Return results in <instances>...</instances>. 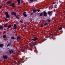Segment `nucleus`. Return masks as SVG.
Wrapping results in <instances>:
<instances>
[{
    "label": "nucleus",
    "mask_w": 65,
    "mask_h": 65,
    "mask_svg": "<svg viewBox=\"0 0 65 65\" xmlns=\"http://www.w3.org/2000/svg\"><path fill=\"white\" fill-rule=\"evenodd\" d=\"M5 14L6 15V18L7 19H9L10 17V16L9 15H8V12H6L5 13Z\"/></svg>",
    "instance_id": "f257e3e1"
},
{
    "label": "nucleus",
    "mask_w": 65,
    "mask_h": 65,
    "mask_svg": "<svg viewBox=\"0 0 65 65\" xmlns=\"http://www.w3.org/2000/svg\"><path fill=\"white\" fill-rule=\"evenodd\" d=\"M15 4V3H13L12 4L9 5V6H12L13 7H17V6H14Z\"/></svg>",
    "instance_id": "f03ea898"
},
{
    "label": "nucleus",
    "mask_w": 65,
    "mask_h": 65,
    "mask_svg": "<svg viewBox=\"0 0 65 65\" xmlns=\"http://www.w3.org/2000/svg\"><path fill=\"white\" fill-rule=\"evenodd\" d=\"M34 39H32L31 40L32 41H35L36 40H38V38L37 37H34Z\"/></svg>",
    "instance_id": "7ed1b4c3"
},
{
    "label": "nucleus",
    "mask_w": 65,
    "mask_h": 65,
    "mask_svg": "<svg viewBox=\"0 0 65 65\" xmlns=\"http://www.w3.org/2000/svg\"><path fill=\"white\" fill-rule=\"evenodd\" d=\"M52 12H53L52 11H51L50 12V11H48L47 12V13L48 15H52V14H53Z\"/></svg>",
    "instance_id": "20e7f679"
},
{
    "label": "nucleus",
    "mask_w": 65,
    "mask_h": 65,
    "mask_svg": "<svg viewBox=\"0 0 65 65\" xmlns=\"http://www.w3.org/2000/svg\"><path fill=\"white\" fill-rule=\"evenodd\" d=\"M44 16L43 17H47V13L45 11H43Z\"/></svg>",
    "instance_id": "39448f33"
},
{
    "label": "nucleus",
    "mask_w": 65,
    "mask_h": 65,
    "mask_svg": "<svg viewBox=\"0 0 65 65\" xmlns=\"http://www.w3.org/2000/svg\"><path fill=\"white\" fill-rule=\"evenodd\" d=\"M26 14V12H24L23 13V15H24L25 17H27V14Z\"/></svg>",
    "instance_id": "423d86ee"
},
{
    "label": "nucleus",
    "mask_w": 65,
    "mask_h": 65,
    "mask_svg": "<svg viewBox=\"0 0 65 65\" xmlns=\"http://www.w3.org/2000/svg\"><path fill=\"white\" fill-rule=\"evenodd\" d=\"M3 58L5 59H7L8 56H7L6 55H4L3 56Z\"/></svg>",
    "instance_id": "0eeeda50"
},
{
    "label": "nucleus",
    "mask_w": 65,
    "mask_h": 65,
    "mask_svg": "<svg viewBox=\"0 0 65 65\" xmlns=\"http://www.w3.org/2000/svg\"><path fill=\"white\" fill-rule=\"evenodd\" d=\"M21 63H24L25 61H26V60H25L24 59H21Z\"/></svg>",
    "instance_id": "6e6552de"
},
{
    "label": "nucleus",
    "mask_w": 65,
    "mask_h": 65,
    "mask_svg": "<svg viewBox=\"0 0 65 65\" xmlns=\"http://www.w3.org/2000/svg\"><path fill=\"white\" fill-rule=\"evenodd\" d=\"M16 26H17V25L15 24H14L13 25L14 27H13V29L15 30V29H17V27H16Z\"/></svg>",
    "instance_id": "1a4fd4ad"
},
{
    "label": "nucleus",
    "mask_w": 65,
    "mask_h": 65,
    "mask_svg": "<svg viewBox=\"0 0 65 65\" xmlns=\"http://www.w3.org/2000/svg\"><path fill=\"white\" fill-rule=\"evenodd\" d=\"M21 37L18 36L17 37V40H18V39H21Z\"/></svg>",
    "instance_id": "9d476101"
},
{
    "label": "nucleus",
    "mask_w": 65,
    "mask_h": 65,
    "mask_svg": "<svg viewBox=\"0 0 65 65\" xmlns=\"http://www.w3.org/2000/svg\"><path fill=\"white\" fill-rule=\"evenodd\" d=\"M18 1V5H20L21 4V0H17Z\"/></svg>",
    "instance_id": "9b49d317"
},
{
    "label": "nucleus",
    "mask_w": 65,
    "mask_h": 65,
    "mask_svg": "<svg viewBox=\"0 0 65 65\" xmlns=\"http://www.w3.org/2000/svg\"><path fill=\"white\" fill-rule=\"evenodd\" d=\"M16 13L15 12H13L11 13V14L12 15H14Z\"/></svg>",
    "instance_id": "f8f14e48"
},
{
    "label": "nucleus",
    "mask_w": 65,
    "mask_h": 65,
    "mask_svg": "<svg viewBox=\"0 0 65 65\" xmlns=\"http://www.w3.org/2000/svg\"><path fill=\"white\" fill-rule=\"evenodd\" d=\"M32 11H33V12H34V13L35 12H36V11H37V9L34 10L33 9L32 10Z\"/></svg>",
    "instance_id": "ddd939ff"
},
{
    "label": "nucleus",
    "mask_w": 65,
    "mask_h": 65,
    "mask_svg": "<svg viewBox=\"0 0 65 65\" xmlns=\"http://www.w3.org/2000/svg\"><path fill=\"white\" fill-rule=\"evenodd\" d=\"M43 15V14L42 13H41L40 14V17H42Z\"/></svg>",
    "instance_id": "4468645a"
},
{
    "label": "nucleus",
    "mask_w": 65,
    "mask_h": 65,
    "mask_svg": "<svg viewBox=\"0 0 65 65\" xmlns=\"http://www.w3.org/2000/svg\"><path fill=\"white\" fill-rule=\"evenodd\" d=\"M11 3V1L8 2L7 3V4H10Z\"/></svg>",
    "instance_id": "2eb2a0df"
},
{
    "label": "nucleus",
    "mask_w": 65,
    "mask_h": 65,
    "mask_svg": "<svg viewBox=\"0 0 65 65\" xmlns=\"http://www.w3.org/2000/svg\"><path fill=\"white\" fill-rule=\"evenodd\" d=\"M6 35H3V38H4V39H5L6 38Z\"/></svg>",
    "instance_id": "dca6fc26"
},
{
    "label": "nucleus",
    "mask_w": 65,
    "mask_h": 65,
    "mask_svg": "<svg viewBox=\"0 0 65 65\" xmlns=\"http://www.w3.org/2000/svg\"><path fill=\"white\" fill-rule=\"evenodd\" d=\"M4 27H6L7 26V24H4Z\"/></svg>",
    "instance_id": "f3484780"
},
{
    "label": "nucleus",
    "mask_w": 65,
    "mask_h": 65,
    "mask_svg": "<svg viewBox=\"0 0 65 65\" xmlns=\"http://www.w3.org/2000/svg\"><path fill=\"white\" fill-rule=\"evenodd\" d=\"M11 25H9L8 26V28H10V27H11Z\"/></svg>",
    "instance_id": "a211bd4d"
},
{
    "label": "nucleus",
    "mask_w": 65,
    "mask_h": 65,
    "mask_svg": "<svg viewBox=\"0 0 65 65\" xmlns=\"http://www.w3.org/2000/svg\"><path fill=\"white\" fill-rule=\"evenodd\" d=\"M62 27H60L58 29L59 30H62Z\"/></svg>",
    "instance_id": "6ab92c4d"
},
{
    "label": "nucleus",
    "mask_w": 65,
    "mask_h": 65,
    "mask_svg": "<svg viewBox=\"0 0 65 65\" xmlns=\"http://www.w3.org/2000/svg\"><path fill=\"white\" fill-rule=\"evenodd\" d=\"M42 43L41 42H39V43L38 42L36 43V45H38V44H39V43H40V44H41Z\"/></svg>",
    "instance_id": "aec40b11"
},
{
    "label": "nucleus",
    "mask_w": 65,
    "mask_h": 65,
    "mask_svg": "<svg viewBox=\"0 0 65 65\" xmlns=\"http://www.w3.org/2000/svg\"><path fill=\"white\" fill-rule=\"evenodd\" d=\"M4 45L3 44H0V47H2Z\"/></svg>",
    "instance_id": "412c9836"
},
{
    "label": "nucleus",
    "mask_w": 65,
    "mask_h": 65,
    "mask_svg": "<svg viewBox=\"0 0 65 65\" xmlns=\"http://www.w3.org/2000/svg\"><path fill=\"white\" fill-rule=\"evenodd\" d=\"M11 39H15V38H14V37H12L11 38Z\"/></svg>",
    "instance_id": "4be33fe9"
},
{
    "label": "nucleus",
    "mask_w": 65,
    "mask_h": 65,
    "mask_svg": "<svg viewBox=\"0 0 65 65\" xmlns=\"http://www.w3.org/2000/svg\"><path fill=\"white\" fill-rule=\"evenodd\" d=\"M0 29H3V28L2 26H0Z\"/></svg>",
    "instance_id": "5701e85b"
},
{
    "label": "nucleus",
    "mask_w": 65,
    "mask_h": 65,
    "mask_svg": "<svg viewBox=\"0 0 65 65\" xmlns=\"http://www.w3.org/2000/svg\"><path fill=\"white\" fill-rule=\"evenodd\" d=\"M30 2H33V1H34V0H30Z\"/></svg>",
    "instance_id": "b1692460"
},
{
    "label": "nucleus",
    "mask_w": 65,
    "mask_h": 65,
    "mask_svg": "<svg viewBox=\"0 0 65 65\" xmlns=\"http://www.w3.org/2000/svg\"><path fill=\"white\" fill-rule=\"evenodd\" d=\"M57 6V5H55L54 6V8H56V7Z\"/></svg>",
    "instance_id": "393cba45"
},
{
    "label": "nucleus",
    "mask_w": 65,
    "mask_h": 65,
    "mask_svg": "<svg viewBox=\"0 0 65 65\" xmlns=\"http://www.w3.org/2000/svg\"><path fill=\"white\" fill-rule=\"evenodd\" d=\"M16 18L17 19H19V17H18V16H16Z\"/></svg>",
    "instance_id": "a878e982"
},
{
    "label": "nucleus",
    "mask_w": 65,
    "mask_h": 65,
    "mask_svg": "<svg viewBox=\"0 0 65 65\" xmlns=\"http://www.w3.org/2000/svg\"><path fill=\"white\" fill-rule=\"evenodd\" d=\"M9 52L10 54H11V51L9 50Z\"/></svg>",
    "instance_id": "bb28decb"
},
{
    "label": "nucleus",
    "mask_w": 65,
    "mask_h": 65,
    "mask_svg": "<svg viewBox=\"0 0 65 65\" xmlns=\"http://www.w3.org/2000/svg\"><path fill=\"white\" fill-rule=\"evenodd\" d=\"M56 2H54L52 4H56Z\"/></svg>",
    "instance_id": "cd10ccee"
},
{
    "label": "nucleus",
    "mask_w": 65,
    "mask_h": 65,
    "mask_svg": "<svg viewBox=\"0 0 65 65\" xmlns=\"http://www.w3.org/2000/svg\"><path fill=\"white\" fill-rule=\"evenodd\" d=\"M47 22H51V20L48 19L47 20Z\"/></svg>",
    "instance_id": "c85d7f7f"
},
{
    "label": "nucleus",
    "mask_w": 65,
    "mask_h": 65,
    "mask_svg": "<svg viewBox=\"0 0 65 65\" xmlns=\"http://www.w3.org/2000/svg\"><path fill=\"white\" fill-rule=\"evenodd\" d=\"M11 53H13V50H11Z\"/></svg>",
    "instance_id": "c756f323"
},
{
    "label": "nucleus",
    "mask_w": 65,
    "mask_h": 65,
    "mask_svg": "<svg viewBox=\"0 0 65 65\" xmlns=\"http://www.w3.org/2000/svg\"><path fill=\"white\" fill-rule=\"evenodd\" d=\"M38 12H39V11H40V10H37Z\"/></svg>",
    "instance_id": "7c9ffc66"
},
{
    "label": "nucleus",
    "mask_w": 65,
    "mask_h": 65,
    "mask_svg": "<svg viewBox=\"0 0 65 65\" xmlns=\"http://www.w3.org/2000/svg\"><path fill=\"white\" fill-rule=\"evenodd\" d=\"M20 23H23V22H22V21L21 20H20Z\"/></svg>",
    "instance_id": "2f4dec72"
},
{
    "label": "nucleus",
    "mask_w": 65,
    "mask_h": 65,
    "mask_svg": "<svg viewBox=\"0 0 65 65\" xmlns=\"http://www.w3.org/2000/svg\"><path fill=\"white\" fill-rule=\"evenodd\" d=\"M46 25H47V23H45L44 24V25L45 26H46Z\"/></svg>",
    "instance_id": "473e14b6"
},
{
    "label": "nucleus",
    "mask_w": 65,
    "mask_h": 65,
    "mask_svg": "<svg viewBox=\"0 0 65 65\" xmlns=\"http://www.w3.org/2000/svg\"><path fill=\"white\" fill-rule=\"evenodd\" d=\"M9 45H10L9 44H8L7 45V47L9 46Z\"/></svg>",
    "instance_id": "72a5a7b5"
},
{
    "label": "nucleus",
    "mask_w": 65,
    "mask_h": 65,
    "mask_svg": "<svg viewBox=\"0 0 65 65\" xmlns=\"http://www.w3.org/2000/svg\"><path fill=\"white\" fill-rule=\"evenodd\" d=\"M14 15L15 16V17H17V15H16V13L15 14H14Z\"/></svg>",
    "instance_id": "f704fd0d"
},
{
    "label": "nucleus",
    "mask_w": 65,
    "mask_h": 65,
    "mask_svg": "<svg viewBox=\"0 0 65 65\" xmlns=\"http://www.w3.org/2000/svg\"><path fill=\"white\" fill-rule=\"evenodd\" d=\"M44 26V25H42L41 26V27H42Z\"/></svg>",
    "instance_id": "c9c22d12"
},
{
    "label": "nucleus",
    "mask_w": 65,
    "mask_h": 65,
    "mask_svg": "<svg viewBox=\"0 0 65 65\" xmlns=\"http://www.w3.org/2000/svg\"><path fill=\"white\" fill-rule=\"evenodd\" d=\"M6 31H5V32H4V34H5V33H6Z\"/></svg>",
    "instance_id": "e433bc0d"
},
{
    "label": "nucleus",
    "mask_w": 65,
    "mask_h": 65,
    "mask_svg": "<svg viewBox=\"0 0 65 65\" xmlns=\"http://www.w3.org/2000/svg\"><path fill=\"white\" fill-rule=\"evenodd\" d=\"M32 14H33V13H32L30 14V15H32Z\"/></svg>",
    "instance_id": "4c0bfd02"
},
{
    "label": "nucleus",
    "mask_w": 65,
    "mask_h": 65,
    "mask_svg": "<svg viewBox=\"0 0 65 65\" xmlns=\"http://www.w3.org/2000/svg\"><path fill=\"white\" fill-rule=\"evenodd\" d=\"M51 37H52V36H53V35H52V34H51Z\"/></svg>",
    "instance_id": "58836bf2"
},
{
    "label": "nucleus",
    "mask_w": 65,
    "mask_h": 65,
    "mask_svg": "<svg viewBox=\"0 0 65 65\" xmlns=\"http://www.w3.org/2000/svg\"><path fill=\"white\" fill-rule=\"evenodd\" d=\"M17 17H20V15H18Z\"/></svg>",
    "instance_id": "ea45409f"
},
{
    "label": "nucleus",
    "mask_w": 65,
    "mask_h": 65,
    "mask_svg": "<svg viewBox=\"0 0 65 65\" xmlns=\"http://www.w3.org/2000/svg\"><path fill=\"white\" fill-rule=\"evenodd\" d=\"M2 7V6H1L0 7V9L1 8V7Z\"/></svg>",
    "instance_id": "a19ab883"
},
{
    "label": "nucleus",
    "mask_w": 65,
    "mask_h": 65,
    "mask_svg": "<svg viewBox=\"0 0 65 65\" xmlns=\"http://www.w3.org/2000/svg\"><path fill=\"white\" fill-rule=\"evenodd\" d=\"M38 0H34V1H37Z\"/></svg>",
    "instance_id": "79ce46f5"
},
{
    "label": "nucleus",
    "mask_w": 65,
    "mask_h": 65,
    "mask_svg": "<svg viewBox=\"0 0 65 65\" xmlns=\"http://www.w3.org/2000/svg\"><path fill=\"white\" fill-rule=\"evenodd\" d=\"M4 5H6V4H4Z\"/></svg>",
    "instance_id": "37998d69"
},
{
    "label": "nucleus",
    "mask_w": 65,
    "mask_h": 65,
    "mask_svg": "<svg viewBox=\"0 0 65 65\" xmlns=\"http://www.w3.org/2000/svg\"><path fill=\"white\" fill-rule=\"evenodd\" d=\"M6 20H7V19H5V21H6Z\"/></svg>",
    "instance_id": "c03bdc74"
},
{
    "label": "nucleus",
    "mask_w": 65,
    "mask_h": 65,
    "mask_svg": "<svg viewBox=\"0 0 65 65\" xmlns=\"http://www.w3.org/2000/svg\"><path fill=\"white\" fill-rule=\"evenodd\" d=\"M49 8H51V6H49Z\"/></svg>",
    "instance_id": "a18cd8bd"
},
{
    "label": "nucleus",
    "mask_w": 65,
    "mask_h": 65,
    "mask_svg": "<svg viewBox=\"0 0 65 65\" xmlns=\"http://www.w3.org/2000/svg\"><path fill=\"white\" fill-rule=\"evenodd\" d=\"M5 0V1H7V0Z\"/></svg>",
    "instance_id": "49530a36"
},
{
    "label": "nucleus",
    "mask_w": 65,
    "mask_h": 65,
    "mask_svg": "<svg viewBox=\"0 0 65 65\" xmlns=\"http://www.w3.org/2000/svg\"><path fill=\"white\" fill-rule=\"evenodd\" d=\"M26 59H27V58H26Z\"/></svg>",
    "instance_id": "de8ad7c7"
},
{
    "label": "nucleus",
    "mask_w": 65,
    "mask_h": 65,
    "mask_svg": "<svg viewBox=\"0 0 65 65\" xmlns=\"http://www.w3.org/2000/svg\"><path fill=\"white\" fill-rule=\"evenodd\" d=\"M2 10L3 11V10Z\"/></svg>",
    "instance_id": "09e8293b"
},
{
    "label": "nucleus",
    "mask_w": 65,
    "mask_h": 65,
    "mask_svg": "<svg viewBox=\"0 0 65 65\" xmlns=\"http://www.w3.org/2000/svg\"><path fill=\"white\" fill-rule=\"evenodd\" d=\"M57 31H58V30H57Z\"/></svg>",
    "instance_id": "8fccbe9b"
},
{
    "label": "nucleus",
    "mask_w": 65,
    "mask_h": 65,
    "mask_svg": "<svg viewBox=\"0 0 65 65\" xmlns=\"http://www.w3.org/2000/svg\"><path fill=\"white\" fill-rule=\"evenodd\" d=\"M17 65H18V64H17Z\"/></svg>",
    "instance_id": "3c124183"
}]
</instances>
